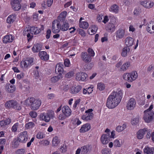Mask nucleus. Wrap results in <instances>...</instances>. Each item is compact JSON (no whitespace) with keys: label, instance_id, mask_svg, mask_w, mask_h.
<instances>
[{"label":"nucleus","instance_id":"nucleus-1","mask_svg":"<svg viewBox=\"0 0 154 154\" xmlns=\"http://www.w3.org/2000/svg\"><path fill=\"white\" fill-rule=\"evenodd\" d=\"M123 94V91L121 90L112 91L107 99L106 106L111 109L116 107L121 102Z\"/></svg>","mask_w":154,"mask_h":154},{"label":"nucleus","instance_id":"nucleus-2","mask_svg":"<svg viewBox=\"0 0 154 154\" xmlns=\"http://www.w3.org/2000/svg\"><path fill=\"white\" fill-rule=\"evenodd\" d=\"M40 100H36L33 97H30L27 98L24 101V104L27 106H31V108L33 110L38 109L41 105Z\"/></svg>","mask_w":154,"mask_h":154},{"label":"nucleus","instance_id":"nucleus-3","mask_svg":"<svg viewBox=\"0 0 154 154\" xmlns=\"http://www.w3.org/2000/svg\"><path fill=\"white\" fill-rule=\"evenodd\" d=\"M5 106L7 109L12 108L18 110H20L21 109L20 105L17 101L14 100L7 101L5 103Z\"/></svg>","mask_w":154,"mask_h":154},{"label":"nucleus","instance_id":"nucleus-4","mask_svg":"<svg viewBox=\"0 0 154 154\" xmlns=\"http://www.w3.org/2000/svg\"><path fill=\"white\" fill-rule=\"evenodd\" d=\"M116 19L114 16L110 17L109 22L106 26V29L107 31L113 32L116 29Z\"/></svg>","mask_w":154,"mask_h":154},{"label":"nucleus","instance_id":"nucleus-5","mask_svg":"<svg viewBox=\"0 0 154 154\" xmlns=\"http://www.w3.org/2000/svg\"><path fill=\"white\" fill-rule=\"evenodd\" d=\"M138 77V74L136 71H133L131 73H127L123 75V79L129 82H132L135 80Z\"/></svg>","mask_w":154,"mask_h":154},{"label":"nucleus","instance_id":"nucleus-6","mask_svg":"<svg viewBox=\"0 0 154 154\" xmlns=\"http://www.w3.org/2000/svg\"><path fill=\"white\" fill-rule=\"evenodd\" d=\"M26 29L32 35H37L40 33L42 31L44 30V27L43 25H41L40 28L37 27L32 26L28 27Z\"/></svg>","mask_w":154,"mask_h":154},{"label":"nucleus","instance_id":"nucleus-7","mask_svg":"<svg viewBox=\"0 0 154 154\" xmlns=\"http://www.w3.org/2000/svg\"><path fill=\"white\" fill-rule=\"evenodd\" d=\"M33 62V59L30 57L27 59H24L21 61L20 64L21 68L24 69L27 68Z\"/></svg>","mask_w":154,"mask_h":154},{"label":"nucleus","instance_id":"nucleus-8","mask_svg":"<svg viewBox=\"0 0 154 154\" xmlns=\"http://www.w3.org/2000/svg\"><path fill=\"white\" fill-rule=\"evenodd\" d=\"M144 116L143 118L145 121L147 123H149L152 122L154 119V112H144Z\"/></svg>","mask_w":154,"mask_h":154},{"label":"nucleus","instance_id":"nucleus-9","mask_svg":"<svg viewBox=\"0 0 154 154\" xmlns=\"http://www.w3.org/2000/svg\"><path fill=\"white\" fill-rule=\"evenodd\" d=\"M52 32L54 33H57L61 30L60 23L57 20H54L52 23Z\"/></svg>","mask_w":154,"mask_h":154},{"label":"nucleus","instance_id":"nucleus-10","mask_svg":"<svg viewBox=\"0 0 154 154\" xmlns=\"http://www.w3.org/2000/svg\"><path fill=\"white\" fill-rule=\"evenodd\" d=\"M28 135L26 131L21 132L19 134L18 140L21 143H25L27 141Z\"/></svg>","mask_w":154,"mask_h":154},{"label":"nucleus","instance_id":"nucleus-11","mask_svg":"<svg viewBox=\"0 0 154 154\" xmlns=\"http://www.w3.org/2000/svg\"><path fill=\"white\" fill-rule=\"evenodd\" d=\"M93 109H89L85 111L86 114L82 116V118L84 120L88 121L92 119L94 114L92 112Z\"/></svg>","mask_w":154,"mask_h":154},{"label":"nucleus","instance_id":"nucleus-12","mask_svg":"<svg viewBox=\"0 0 154 154\" xmlns=\"http://www.w3.org/2000/svg\"><path fill=\"white\" fill-rule=\"evenodd\" d=\"M125 30L123 28H119L115 32V35L117 40L123 38L125 35Z\"/></svg>","mask_w":154,"mask_h":154},{"label":"nucleus","instance_id":"nucleus-13","mask_svg":"<svg viewBox=\"0 0 154 154\" xmlns=\"http://www.w3.org/2000/svg\"><path fill=\"white\" fill-rule=\"evenodd\" d=\"M88 77L87 74L84 72L77 73L76 74L75 79L79 81H84Z\"/></svg>","mask_w":154,"mask_h":154},{"label":"nucleus","instance_id":"nucleus-14","mask_svg":"<svg viewBox=\"0 0 154 154\" xmlns=\"http://www.w3.org/2000/svg\"><path fill=\"white\" fill-rule=\"evenodd\" d=\"M136 105V102L135 99L131 98L129 100L126 106L128 109L131 110L134 109Z\"/></svg>","mask_w":154,"mask_h":154},{"label":"nucleus","instance_id":"nucleus-15","mask_svg":"<svg viewBox=\"0 0 154 154\" xmlns=\"http://www.w3.org/2000/svg\"><path fill=\"white\" fill-rule=\"evenodd\" d=\"M63 64L61 63L57 64L55 68V72L58 75L62 76V74L64 72Z\"/></svg>","mask_w":154,"mask_h":154},{"label":"nucleus","instance_id":"nucleus-16","mask_svg":"<svg viewBox=\"0 0 154 154\" xmlns=\"http://www.w3.org/2000/svg\"><path fill=\"white\" fill-rule=\"evenodd\" d=\"M52 117V114L51 113L48 112L47 113H42L40 114V118L46 122H49L50 118Z\"/></svg>","mask_w":154,"mask_h":154},{"label":"nucleus","instance_id":"nucleus-17","mask_svg":"<svg viewBox=\"0 0 154 154\" xmlns=\"http://www.w3.org/2000/svg\"><path fill=\"white\" fill-rule=\"evenodd\" d=\"M82 87L80 85H75L70 88V93L73 94H76L79 93L81 90Z\"/></svg>","mask_w":154,"mask_h":154},{"label":"nucleus","instance_id":"nucleus-18","mask_svg":"<svg viewBox=\"0 0 154 154\" xmlns=\"http://www.w3.org/2000/svg\"><path fill=\"white\" fill-rule=\"evenodd\" d=\"M82 59L85 63H89L91 61V57L87 52H82L81 54Z\"/></svg>","mask_w":154,"mask_h":154},{"label":"nucleus","instance_id":"nucleus-19","mask_svg":"<svg viewBox=\"0 0 154 154\" xmlns=\"http://www.w3.org/2000/svg\"><path fill=\"white\" fill-rule=\"evenodd\" d=\"M14 38V37L11 35H7L3 37L2 40L4 43L7 44L12 42Z\"/></svg>","mask_w":154,"mask_h":154},{"label":"nucleus","instance_id":"nucleus-20","mask_svg":"<svg viewBox=\"0 0 154 154\" xmlns=\"http://www.w3.org/2000/svg\"><path fill=\"white\" fill-rule=\"evenodd\" d=\"M147 131V129L144 128L140 129L137 133V137L138 139H142L143 138L145 133Z\"/></svg>","mask_w":154,"mask_h":154},{"label":"nucleus","instance_id":"nucleus-21","mask_svg":"<svg viewBox=\"0 0 154 154\" xmlns=\"http://www.w3.org/2000/svg\"><path fill=\"white\" fill-rule=\"evenodd\" d=\"M38 56L40 59L43 61H47L49 59V55L45 51H40Z\"/></svg>","mask_w":154,"mask_h":154},{"label":"nucleus","instance_id":"nucleus-22","mask_svg":"<svg viewBox=\"0 0 154 154\" xmlns=\"http://www.w3.org/2000/svg\"><path fill=\"white\" fill-rule=\"evenodd\" d=\"M17 17V15L15 14H12L7 17L6 22L9 24L12 23L15 20Z\"/></svg>","mask_w":154,"mask_h":154},{"label":"nucleus","instance_id":"nucleus-23","mask_svg":"<svg viewBox=\"0 0 154 154\" xmlns=\"http://www.w3.org/2000/svg\"><path fill=\"white\" fill-rule=\"evenodd\" d=\"M140 4L145 8H150L154 5L153 2L151 1H144L141 2Z\"/></svg>","mask_w":154,"mask_h":154},{"label":"nucleus","instance_id":"nucleus-24","mask_svg":"<svg viewBox=\"0 0 154 154\" xmlns=\"http://www.w3.org/2000/svg\"><path fill=\"white\" fill-rule=\"evenodd\" d=\"M62 111L63 114L67 116H69L71 114V111L69 106H64L62 109Z\"/></svg>","mask_w":154,"mask_h":154},{"label":"nucleus","instance_id":"nucleus-25","mask_svg":"<svg viewBox=\"0 0 154 154\" xmlns=\"http://www.w3.org/2000/svg\"><path fill=\"white\" fill-rule=\"evenodd\" d=\"M109 137L106 134H103L101 137L100 140L102 143L103 144H107L109 141Z\"/></svg>","mask_w":154,"mask_h":154},{"label":"nucleus","instance_id":"nucleus-26","mask_svg":"<svg viewBox=\"0 0 154 154\" xmlns=\"http://www.w3.org/2000/svg\"><path fill=\"white\" fill-rule=\"evenodd\" d=\"M52 145L53 146L56 147H57L60 143V140L57 136L54 137L52 140Z\"/></svg>","mask_w":154,"mask_h":154},{"label":"nucleus","instance_id":"nucleus-27","mask_svg":"<svg viewBox=\"0 0 154 154\" xmlns=\"http://www.w3.org/2000/svg\"><path fill=\"white\" fill-rule=\"evenodd\" d=\"M6 91L8 93L14 92L15 90V87L14 85H11L10 84H7L5 86Z\"/></svg>","mask_w":154,"mask_h":154},{"label":"nucleus","instance_id":"nucleus-28","mask_svg":"<svg viewBox=\"0 0 154 154\" xmlns=\"http://www.w3.org/2000/svg\"><path fill=\"white\" fill-rule=\"evenodd\" d=\"M134 39L133 38L131 37H128L125 40V44L126 45L129 47L131 46L134 42Z\"/></svg>","mask_w":154,"mask_h":154},{"label":"nucleus","instance_id":"nucleus-29","mask_svg":"<svg viewBox=\"0 0 154 154\" xmlns=\"http://www.w3.org/2000/svg\"><path fill=\"white\" fill-rule=\"evenodd\" d=\"M154 148L153 147H150L146 146L143 149V152L146 154H153Z\"/></svg>","mask_w":154,"mask_h":154},{"label":"nucleus","instance_id":"nucleus-30","mask_svg":"<svg viewBox=\"0 0 154 154\" xmlns=\"http://www.w3.org/2000/svg\"><path fill=\"white\" fill-rule=\"evenodd\" d=\"M42 45L37 43L34 45L32 48V50L33 53H36L42 49Z\"/></svg>","mask_w":154,"mask_h":154},{"label":"nucleus","instance_id":"nucleus-31","mask_svg":"<svg viewBox=\"0 0 154 154\" xmlns=\"http://www.w3.org/2000/svg\"><path fill=\"white\" fill-rule=\"evenodd\" d=\"M30 33V32L26 29L23 32V35L24 36H26L28 42L30 41L33 37V35H31Z\"/></svg>","mask_w":154,"mask_h":154},{"label":"nucleus","instance_id":"nucleus-32","mask_svg":"<svg viewBox=\"0 0 154 154\" xmlns=\"http://www.w3.org/2000/svg\"><path fill=\"white\" fill-rule=\"evenodd\" d=\"M67 14V12L66 11H65L61 12L58 17V19L61 21H64L66 18Z\"/></svg>","mask_w":154,"mask_h":154},{"label":"nucleus","instance_id":"nucleus-33","mask_svg":"<svg viewBox=\"0 0 154 154\" xmlns=\"http://www.w3.org/2000/svg\"><path fill=\"white\" fill-rule=\"evenodd\" d=\"M119 10V7L117 5L114 4L111 6L109 11L110 12L116 14L118 13Z\"/></svg>","mask_w":154,"mask_h":154},{"label":"nucleus","instance_id":"nucleus-34","mask_svg":"<svg viewBox=\"0 0 154 154\" xmlns=\"http://www.w3.org/2000/svg\"><path fill=\"white\" fill-rule=\"evenodd\" d=\"M130 48L128 47H125L122 49V56L124 57H126L128 53L129 52Z\"/></svg>","mask_w":154,"mask_h":154},{"label":"nucleus","instance_id":"nucleus-35","mask_svg":"<svg viewBox=\"0 0 154 154\" xmlns=\"http://www.w3.org/2000/svg\"><path fill=\"white\" fill-rule=\"evenodd\" d=\"M69 27V24L66 21L64 22L63 24L60 26L61 30L62 31H66Z\"/></svg>","mask_w":154,"mask_h":154},{"label":"nucleus","instance_id":"nucleus-36","mask_svg":"<svg viewBox=\"0 0 154 154\" xmlns=\"http://www.w3.org/2000/svg\"><path fill=\"white\" fill-rule=\"evenodd\" d=\"M63 78V76L58 75L52 77L51 79V81L52 83H55L57 82L60 79Z\"/></svg>","mask_w":154,"mask_h":154},{"label":"nucleus","instance_id":"nucleus-37","mask_svg":"<svg viewBox=\"0 0 154 154\" xmlns=\"http://www.w3.org/2000/svg\"><path fill=\"white\" fill-rule=\"evenodd\" d=\"M11 120L8 118L5 120H2L0 121V125H8L11 123Z\"/></svg>","mask_w":154,"mask_h":154},{"label":"nucleus","instance_id":"nucleus-38","mask_svg":"<svg viewBox=\"0 0 154 154\" xmlns=\"http://www.w3.org/2000/svg\"><path fill=\"white\" fill-rule=\"evenodd\" d=\"M12 7L14 11H18L21 8V6L20 3H15L14 5H13L14 4H11Z\"/></svg>","mask_w":154,"mask_h":154},{"label":"nucleus","instance_id":"nucleus-39","mask_svg":"<svg viewBox=\"0 0 154 154\" xmlns=\"http://www.w3.org/2000/svg\"><path fill=\"white\" fill-rule=\"evenodd\" d=\"M140 119L139 116L133 118L131 121V123L132 125H137L139 124Z\"/></svg>","mask_w":154,"mask_h":154},{"label":"nucleus","instance_id":"nucleus-40","mask_svg":"<svg viewBox=\"0 0 154 154\" xmlns=\"http://www.w3.org/2000/svg\"><path fill=\"white\" fill-rule=\"evenodd\" d=\"M91 127L90 126H82L80 131L81 133H84L89 130Z\"/></svg>","mask_w":154,"mask_h":154},{"label":"nucleus","instance_id":"nucleus-41","mask_svg":"<svg viewBox=\"0 0 154 154\" xmlns=\"http://www.w3.org/2000/svg\"><path fill=\"white\" fill-rule=\"evenodd\" d=\"M79 27L82 28L87 29L88 26V23L87 22L82 21L79 22Z\"/></svg>","mask_w":154,"mask_h":154},{"label":"nucleus","instance_id":"nucleus-42","mask_svg":"<svg viewBox=\"0 0 154 154\" xmlns=\"http://www.w3.org/2000/svg\"><path fill=\"white\" fill-rule=\"evenodd\" d=\"M130 63L129 62H127L124 64L121 67V71H124L128 69V67L130 66Z\"/></svg>","mask_w":154,"mask_h":154},{"label":"nucleus","instance_id":"nucleus-43","mask_svg":"<svg viewBox=\"0 0 154 154\" xmlns=\"http://www.w3.org/2000/svg\"><path fill=\"white\" fill-rule=\"evenodd\" d=\"M97 26L95 25H93L91 26V35H92L95 34L97 32L98 29Z\"/></svg>","mask_w":154,"mask_h":154},{"label":"nucleus","instance_id":"nucleus-44","mask_svg":"<svg viewBox=\"0 0 154 154\" xmlns=\"http://www.w3.org/2000/svg\"><path fill=\"white\" fill-rule=\"evenodd\" d=\"M88 147L87 146H84L82 147L80 149H81V153L83 154H86L88 152Z\"/></svg>","mask_w":154,"mask_h":154},{"label":"nucleus","instance_id":"nucleus-45","mask_svg":"<svg viewBox=\"0 0 154 154\" xmlns=\"http://www.w3.org/2000/svg\"><path fill=\"white\" fill-rule=\"evenodd\" d=\"M97 88L100 91H102L105 89V86L102 83H99L97 85Z\"/></svg>","mask_w":154,"mask_h":154},{"label":"nucleus","instance_id":"nucleus-46","mask_svg":"<svg viewBox=\"0 0 154 154\" xmlns=\"http://www.w3.org/2000/svg\"><path fill=\"white\" fill-rule=\"evenodd\" d=\"M101 153L102 154H111L110 149L107 148L103 149L101 151Z\"/></svg>","mask_w":154,"mask_h":154},{"label":"nucleus","instance_id":"nucleus-47","mask_svg":"<svg viewBox=\"0 0 154 154\" xmlns=\"http://www.w3.org/2000/svg\"><path fill=\"white\" fill-rule=\"evenodd\" d=\"M126 128V126H117L116 130L118 132H121Z\"/></svg>","mask_w":154,"mask_h":154},{"label":"nucleus","instance_id":"nucleus-48","mask_svg":"<svg viewBox=\"0 0 154 154\" xmlns=\"http://www.w3.org/2000/svg\"><path fill=\"white\" fill-rule=\"evenodd\" d=\"M122 143H121L119 140L116 139L114 142V146L116 147H120L122 145Z\"/></svg>","mask_w":154,"mask_h":154},{"label":"nucleus","instance_id":"nucleus-49","mask_svg":"<svg viewBox=\"0 0 154 154\" xmlns=\"http://www.w3.org/2000/svg\"><path fill=\"white\" fill-rule=\"evenodd\" d=\"M45 134L42 132H38L37 134L36 138L38 139H41L45 137Z\"/></svg>","mask_w":154,"mask_h":154},{"label":"nucleus","instance_id":"nucleus-50","mask_svg":"<svg viewBox=\"0 0 154 154\" xmlns=\"http://www.w3.org/2000/svg\"><path fill=\"white\" fill-rule=\"evenodd\" d=\"M141 13V9L140 8H135L134 12V14L136 16L139 15Z\"/></svg>","mask_w":154,"mask_h":154},{"label":"nucleus","instance_id":"nucleus-51","mask_svg":"<svg viewBox=\"0 0 154 154\" xmlns=\"http://www.w3.org/2000/svg\"><path fill=\"white\" fill-rule=\"evenodd\" d=\"M26 152L24 149H19L17 150L15 152V154H24Z\"/></svg>","mask_w":154,"mask_h":154},{"label":"nucleus","instance_id":"nucleus-52","mask_svg":"<svg viewBox=\"0 0 154 154\" xmlns=\"http://www.w3.org/2000/svg\"><path fill=\"white\" fill-rule=\"evenodd\" d=\"M87 51L88 53L89 54V55H90V56H91V57H94V52L92 48H89L88 49Z\"/></svg>","mask_w":154,"mask_h":154},{"label":"nucleus","instance_id":"nucleus-53","mask_svg":"<svg viewBox=\"0 0 154 154\" xmlns=\"http://www.w3.org/2000/svg\"><path fill=\"white\" fill-rule=\"evenodd\" d=\"M77 31H79V34L82 37H84L86 36V33L83 29H79L77 30Z\"/></svg>","mask_w":154,"mask_h":154},{"label":"nucleus","instance_id":"nucleus-54","mask_svg":"<svg viewBox=\"0 0 154 154\" xmlns=\"http://www.w3.org/2000/svg\"><path fill=\"white\" fill-rule=\"evenodd\" d=\"M74 74V72L73 71H70L65 74V76L66 78H70L73 76Z\"/></svg>","mask_w":154,"mask_h":154},{"label":"nucleus","instance_id":"nucleus-55","mask_svg":"<svg viewBox=\"0 0 154 154\" xmlns=\"http://www.w3.org/2000/svg\"><path fill=\"white\" fill-rule=\"evenodd\" d=\"M64 63L65 66L69 67L70 63V61L68 59H66L64 60Z\"/></svg>","mask_w":154,"mask_h":154},{"label":"nucleus","instance_id":"nucleus-56","mask_svg":"<svg viewBox=\"0 0 154 154\" xmlns=\"http://www.w3.org/2000/svg\"><path fill=\"white\" fill-rule=\"evenodd\" d=\"M81 101L80 99H77L75 101V103L73 105V108L74 109L76 108L78 104H79Z\"/></svg>","mask_w":154,"mask_h":154},{"label":"nucleus","instance_id":"nucleus-57","mask_svg":"<svg viewBox=\"0 0 154 154\" xmlns=\"http://www.w3.org/2000/svg\"><path fill=\"white\" fill-rule=\"evenodd\" d=\"M68 116L64 114H60L59 116V119L60 120H63L65 119Z\"/></svg>","mask_w":154,"mask_h":154},{"label":"nucleus","instance_id":"nucleus-58","mask_svg":"<svg viewBox=\"0 0 154 154\" xmlns=\"http://www.w3.org/2000/svg\"><path fill=\"white\" fill-rule=\"evenodd\" d=\"M51 32V31L50 29H48L47 31L46 35L45 36L46 38L47 39H49L50 38Z\"/></svg>","mask_w":154,"mask_h":154},{"label":"nucleus","instance_id":"nucleus-59","mask_svg":"<svg viewBox=\"0 0 154 154\" xmlns=\"http://www.w3.org/2000/svg\"><path fill=\"white\" fill-rule=\"evenodd\" d=\"M34 73V76L35 78V79H37L39 77V72L38 70H34L33 72Z\"/></svg>","mask_w":154,"mask_h":154},{"label":"nucleus","instance_id":"nucleus-60","mask_svg":"<svg viewBox=\"0 0 154 154\" xmlns=\"http://www.w3.org/2000/svg\"><path fill=\"white\" fill-rule=\"evenodd\" d=\"M29 114L30 116L33 118H35L37 116V114L35 112L31 111L30 112Z\"/></svg>","mask_w":154,"mask_h":154},{"label":"nucleus","instance_id":"nucleus-61","mask_svg":"<svg viewBox=\"0 0 154 154\" xmlns=\"http://www.w3.org/2000/svg\"><path fill=\"white\" fill-rule=\"evenodd\" d=\"M110 20V18H108V16L107 15L103 17V20H102V22H103L104 23H106Z\"/></svg>","mask_w":154,"mask_h":154},{"label":"nucleus","instance_id":"nucleus-62","mask_svg":"<svg viewBox=\"0 0 154 154\" xmlns=\"http://www.w3.org/2000/svg\"><path fill=\"white\" fill-rule=\"evenodd\" d=\"M24 76V74L23 72L21 73L20 74H18L17 75V78L18 79L20 80L23 78Z\"/></svg>","mask_w":154,"mask_h":154},{"label":"nucleus","instance_id":"nucleus-63","mask_svg":"<svg viewBox=\"0 0 154 154\" xmlns=\"http://www.w3.org/2000/svg\"><path fill=\"white\" fill-rule=\"evenodd\" d=\"M21 1V0H11V5L14 4L13 5H14L15 3H20Z\"/></svg>","mask_w":154,"mask_h":154},{"label":"nucleus","instance_id":"nucleus-64","mask_svg":"<svg viewBox=\"0 0 154 154\" xmlns=\"http://www.w3.org/2000/svg\"><path fill=\"white\" fill-rule=\"evenodd\" d=\"M53 0H47V6L50 7L53 4Z\"/></svg>","mask_w":154,"mask_h":154}]
</instances>
